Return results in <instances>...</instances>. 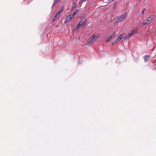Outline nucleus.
<instances>
[{"label":"nucleus","instance_id":"obj_1","mask_svg":"<svg viewBox=\"0 0 156 156\" xmlns=\"http://www.w3.org/2000/svg\"><path fill=\"white\" fill-rule=\"evenodd\" d=\"M100 35L99 34L94 35L92 36L88 40V41L86 43V45H88L90 44H91L94 42L96 40L98 39Z\"/></svg>","mask_w":156,"mask_h":156},{"label":"nucleus","instance_id":"obj_2","mask_svg":"<svg viewBox=\"0 0 156 156\" xmlns=\"http://www.w3.org/2000/svg\"><path fill=\"white\" fill-rule=\"evenodd\" d=\"M155 18V16L151 15L148 17L146 20L144 21L143 24V26L149 25L152 23Z\"/></svg>","mask_w":156,"mask_h":156},{"label":"nucleus","instance_id":"obj_3","mask_svg":"<svg viewBox=\"0 0 156 156\" xmlns=\"http://www.w3.org/2000/svg\"><path fill=\"white\" fill-rule=\"evenodd\" d=\"M125 35V33H123L122 34H121L117 38V39L114 41L112 43V45H114L116 43H117L118 42H119L122 39L124 36Z\"/></svg>","mask_w":156,"mask_h":156},{"label":"nucleus","instance_id":"obj_4","mask_svg":"<svg viewBox=\"0 0 156 156\" xmlns=\"http://www.w3.org/2000/svg\"><path fill=\"white\" fill-rule=\"evenodd\" d=\"M126 16V14L124 13L123 15L120 16L118 18V22H119L123 21Z\"/></svg>","mask_w":156,"mask_h":156},{"label":"nucleus","instance_id":"obj_5","mask_svg":"<svg viewBox=\"0 0 156 156\" xmlns=\"http://www.w3.org/2000/svg\"><path fill=\"white\" fill-rule=\"evenodd\" d=\"M63 9V8L62 7V9L57 13L55 16L54 17L53 21L54 20H55L57 19V17L60 16L61 14L62 13Z\"/></svg>","mask_w":156,"mask_h":156},{"label":"nucleus","instance_id":"obj_6","mask_svg":"<svg viewBox=\"0 0 156 156\" xmlns=\"http://www.w3.org/2000/svg\"><path fill=\"white\" fill-rule=\"evenodd\" d=\"M87 21L85 20H83L78 24L80 27H82L83 25H85L87 23Z\"/></svg>","mask_w":156,"mask_h":156},{"label":"nucleus","instance_id":"obj_7","mask_svg":"<svg viewBox=\"0 0 156 156\" xmlns=\"http://www.w3.org/2000/svg\"><path fill=\"white\" fill-rule=\"evenodd\" d=\"M113 38V36L112 35H109L107 38L106 42H107L109 41L112 39Z\"/></svg>","mask_w":156,"mask_h":156},{"label":"nucleus","instance_id":"obj_8","mask_svg":"<svg viewBox=\"0 0 156 156\" xmlns=\"http://www.w3.org/2000/svg\"><path fill=\"white\" fill-rule=\"evenodd\" d=\"M150 59V56H145L144 57V59L145 62L148 61Z\"/></svg>","mask_w":156,"mask_h":156},{"label":"nucleus","instance_id":"obj_9","mask_svg":"<svg viewBox=\"0 0 156 156\" xmlns=\"http://www.w3.org/2000/svg\"><path fill=\"white\" fill-rule=\"evenodd\" d=\"M65 23H66L67 22H68L69 21L71 20V19L68 16V17L65 19Z\"/></svg>","mask_w":156,"mask_h":156},{"label":"nucleus","instance_id":"obj_10","mask_svg":"<svg viewBox=\"0 0 156 156\" xmlns=\"http://www.w3.org/2000/svg\"><path fill=\"white\" fill-rule=\"evenodd\" d=\"M60 0H54V2L52 6H55Z\"/></svg>","mask_w":156,"mask_h":156},{"label":"nucleus","instance_id":"obj_11","mask_svg":"<svg viewBox=\"0 0 156 156\" xmlns=\"http://www.w3.org/2000/svg\"><path fill=\"white\" fill-rule=\"evenodd\" d=\"M74 16V15L73 14H70L69 15L68 17L70 18L71 19V20L73 19V17Z\"/></svg>","mask_w":156,"mask_h":156},{"label":"nucleus","instance_id":"obj_12","mask_svg":"<svg viewBox=\"0 0 156 156\" xmlns=\"http://www.w3.org/2000/svg\"><path fill=\"white\" fill-rule=\"evenodd\" d=\"M80 27L78 24H77L76 27L74 28L73 30H77L78 28Z\"/></svg>","mask_w":156,"mask_h":156},{"label":"nucleus","instance_id":"obj_13","mask_svg":"<svg viewBox=\"0 0 156 156\" xmlns=\"http://www.w3.org/2000/svg\"><path fill=\"white\" fill-rule=\"evenodd\" d=\"M137 32V31L136 29L133 30L132 31L131 33V34H135Z\"/></svg>","mask_w":156,"mask_h":156},{"label":"nucleus","instance_id":"obj_14","mask_svg":"<svg viewBox=\"0 0 156 156\" xmlns=\"http://www.w3.org/2000/svg\"><path fill=\"white\" fill-rule=\"evenodd\" d=\"M79 10L78 9H76L74 13H73V14L75 16L76 14H77L78 13V12H79Z\"/></svg>","mask_w":156,"mask_h":156},{"label":"nucleus","instance_id":"obj_15","mask_svg":"<svg viewBox=\"0 0 156 156\" xmlns=\"http://www.w3.org/2000/svg\"><path fill=\"white\" fill-rule=\"evenodd\" d=\"M130 37L129 35L128 34L127 35L126 37H125L124 38V40H127L129 37Z\"/></svg>","mask_w":156,"mask_h":156},{"label":"nucleus","instance_id":"obj_16","mask_svg":"<svg viewBox=\"0 0 156 156\" xmlns=\"http://www.w3.org/2000/svg\"><path fill=\"white\" fill-rule=\"evenodd\" d=\"M76 6V5L75 3H73V4L72 8L73 9Z\"/></svg>","mask_w":156,"mask_h":156},{"label":"nucleus","instance_id":"obj_17","mask_svg":"<svg viewBox=\"0 0 156 156\" xmlns=\"http://www.w3.org/2000/svg\"><path fill=\"white\" fill-rule=\"evenodd\" d=\"M116 34V33L115 32H113L112 33V35L113 36V38L114 37L115 35Z\"/></svg>","mask_w":156,"mask_h":156},{"label":"nucleus","instance_id":"obj_18","mask_svg":"<svg viewBox=\"0 0 156 156\" xmlns=\"http://www.w3.org/2000/svg\"><path fill=\"white\" fill-rule=\"evenodd\" d=\"M144 12L143 10L141 12V15H144Z\"/></svg>","mask_w":156,"mask_h":156},{"label":"nucleus","instance_id":"obj_19","mask_svg":"<svg viewBox=\"0 0 156 156\" xmlns=\"http://www.w3.org/2000/svg\"><path fill=\"white\" fill-rule=\"evenodd\" d=\"M128 34L130 36L133 35V34H131V32H130Z\"/></svg>","mask_w":156,"mask_h":156},{"label":"nucleus","instance_id":"obj_20","mask_svg":"<svg viewBox=\"0 0 156 156\" xmlns=\"http://www.w3.org/2000/svg\"><path fill=\"white\" fill-rule=\"evenodd\" d=\"M116 8V6L115 5V6H113V9H115Z\"/></svg>","mask_w":156,"mask_h":156},{"label":"nucleus","instance_id":"obj_21","mask_svg":"<svg viewBox=\"0 0 156 156\" xmlns=\"http://www.w3.org/2000/svg\"><path fill=\"white\" fill-rule=\"evenodd\" d=\"M144 12L147 10V9H144L143 10Z\"/></svg>","mask_w":156,"mask_h":156},{"label":"nucleus","instance_id":"obj_22","mask_svg":"<svg viewBox=\"0 0 156 156\" xmlns=\"http://www.w3.org/2000/svg\"><path fill=\"white\" fill-rule=\"evenodd\" d=\"M82 2H80H80L79 3V4H80V3H81Z\"/></svg>","mask_w":156,"mask_h":156}]
</instances>
